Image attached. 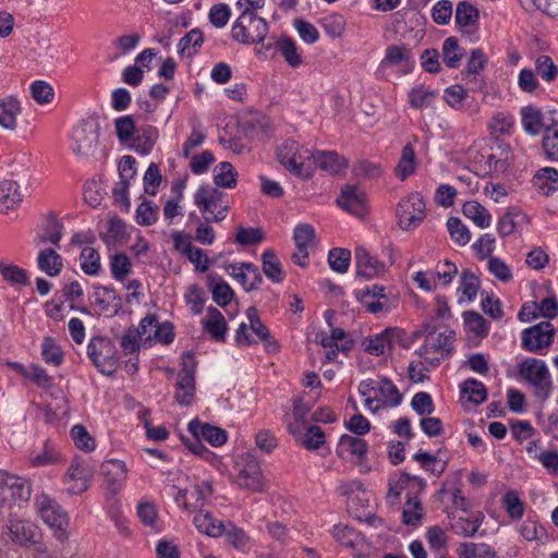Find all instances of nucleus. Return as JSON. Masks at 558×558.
I'll return each instance as SVG.
<instances>
[{"instance_id": "obj_27", "label": "nucleus", "mask_w": 558, "mask_h": 558, "mask_svg": "<svg viewBox=\"0 0 558 558\" xmlns=\"http://www.w3.org/2000/svg\"><path fill=\"white\" fill-rule=\"evenodd\" d=\"M533 184L543 195L549 196L558 190V170L551 167L539 169L533 178Z\"/></svg>"}, {"instance_id": "obj_51", "label": "nucleus", "mask_w": 558, "mask_h": 558, "mask_svg": "<svg viewBox=\"0 0 558 558\" xmlns=\"http://www.w3.org/2000/svg\"><path fill=\"white\" fill-rule=\"evenodd\" d=\"M332 536L340 545L348 548H354L360 542V534L349 525L336 524Z\"/></svg>"}, {"instance_id": "obj_60", "label": "nucleus", "mask_w": 558, "mask_h": 558, "mask_svg": "<svg viewBox=\"0 0 558 558\" xmlns=\"http://www.w3.org/2000/svg\"><path fill=\"white\" fill-rule=\"evenodd\" d=\"M110 269L116 280L122 281L131 271V260L123 254H114L110 259Z\"/></svg>"}, {"instance_id": "obj_14", "label": "nucleus", "mask_w": 558, "mask_h": 558, "mask_svg": "<svg viewBox=\"0 0 558 558\" xmlns=\"http://www.w3.org/2000/svg\"><path fill=\"white\" fill-rule=\"evenodd\" d=\"M187 429L191 435L202 436L204 440L214 447L222 446L228 439L227 432L225 429L209 423L202 424L197 418H194L189 423Z\"/></svg>"}, {"instance_id": "obj_30", "label": "nucleus", "mask_w": 558, "mask_h": 558, "mask_svg": "<svg viewBox=\"0 0 558 558\" xmlns=\"http://www.w3.org/2000/svg\"><path fill=\"white\" fill-rule=\"evenodd\" d=\"M21 112L20 101L9 96L0 102V125L7 130L16 128V117Z\"/></svg>"}, {"instance_id": "obj_12", "label": "nucleus", "mask_w": 558, "mask_h": 558, "mask_svg": "<svg viewBox=\"0 0 558 558\" xmlns=\"http://www.w3.org/2000/svg\"><path fill=\"white\" fill-rule=\"evenodd\" d=\"M100 470L107 488L111 494H117L126 478L125 463L121 460H108L101 464Z\"/></svg>"}, {"instance_id": "obj_49", "label": "nucleus", "mask_w": 558, "mask_h": 558, "mask_svg": "<svg viewBox=\"0 0 558 558\" xmlns=\"http://www.w3.org/2000/svg\"><path fill=\"white\" fill-rule=\"evenodd\" d=\"M276 47L290 66L296 68L302 63V58L298 53L296 44L291 37H282L276 43Z\"/></svg>"}, {"instance_id": "obj_20", "label": "nucleus", "mask_w": 558, "mask_h": 558, "mask_svg": "<svg viewBox=\"0 0 558 558\" xmlns=\"http://www.w3.org/2000/svg\"><path fill=\"white\" fill-rule=\"evenodd\" d=\"M308 159H312L317 168L330 174H338L348 166L345 159L336 151L316 150L308 156Z\"/></svg>"}, {"instance_id": "obj_11", "label": "nucleus", "mask_w": 558, "mask_h": 558, "mask_svg": "<svg viewBox=\"0 0 558 558\" xmlns=\"http://www.w3.org/2000/svg\"><path fill=\"white\" fill-rule=\"evenodd\" d=\"M8 531L12 542L20 546L28 547L37 544V526L31 521L11 519Z\"/></svg>"}, {"instance_id": "obj_42", "label": "nucleus", "mask_w": 558, "mask_h": 558, "mask_svg": "<svg viewBox=\"0 0 558 558\" xmlns=\"http://www.w3.org/2000/svg\"><path fill=\"white\" fill-rule=\"evenodd\" d=\"M460 389L461 393L468 395L469 401L474 404H481L487 399V389L485 385L474 378L464 380L461 384Z\"/></svg>"}, {"instance_id": "obj_50", "label": "nucleus", "mask_w": 558, "mask_h": 558, "mask_svg": "<svg viewBox=\"0 0 558 558\" xmlns=\"http://www.w3.org/2000/svg\"><path fill=\"white\" fill-rule=\"evenodd\" d=\"M116 134L121 144L132 142L136 125L132 116H123L114 120Z\"/></svg>"}, {"instance_id": "obj_21", "label": "nucleus", "mask_w": 558, "mask_h": 558, "mask_svg": "<svg viewBox=\"0 0 558 558\" xmlns=\"http://www.w3.org/2000/svg\"><path fill=\"white\" fill-rule=\"evenodd\" d=\"M386 288L384 286L374 284L362 290H355L354 294L357 301L366 307L369 313H378L384 308L379 299L386 298Z\"/></svg>"}, {"instance_id": "obj_61", "label": "nucleus", "mask_w": 558, "mask_h": 558, "mask_svg": "<svg viewBox=\"0 0 558 558\" xmlns=\"http://www.w3.org/2000/svg\"><path fill=\"white\" fill-rule=\"evenodd\" d=\"M325 433L317 425H311L302 436L300 444L308 450L320 448L325 444Z\"/></svg>"}, {"instance_id": "obj_26", "label": "nucleus", "mask_w": 558, "mask_h": 558, "mask_svg": "<svg viewBox=\"0 0 558 558\" xmlns=\"http://www.w3.org/2000/svg\"><path fill=\"white\" fill-rule=\"evenodd\" d=\"M193 522L201 533L211 537H219L223 535L225 522L215 519L209 511L199 509L195 514Z\"/></svg>"}, {"instance_id": "obj_59", "label": "nucleus", "mask_w": 558, "mask_h": 558, "mask_svg": "<svg viewBox=\"0 0 558 558\" xmlns=\"http://www.w3.org/2000/svg\"><path fill=\"white\" fill-rule=\"evenodd\" d=\"M454 337L456 332L451 329H446L445 331L439 332L436 337L432 336L429 340L432 351L450 354Z\"/></svg>"}, {"instance_id": "obj_31", "label": "nucleus", "mask_w": 558, "mask_h": 558, "mask_svg": "<svg viewBox=\"0 0 558 558\" xmlns=\"http://www.w3.org/2000/svg\"><path fill=\"white\" fill-rule=\"evenodd\" d=\"M38 267L50 277L58 276L62 269V257L53 248H45L39 252Z\"/></svg>"}, {"instance_id": "obj_5", "label": "nucleus", "mask_w": 558, "mask_h": 558, "mask_svg": "<svg viewBox=\"0 0 558 558\" xmlns=\"http://www.w3.org/2000/svg\"><path fill=\"white\" fill-rule=\"evenodd\" d=\"M181 360V369L178 374L174 399L179 404L187 407L192 403L195 395L197 361L192 351L183 352Z\"/></svg>"}, {"instance_id": "obj_62", "label": "nucleus", "mask_w": 558, "mask_h": 558, "mask_svg": "<svg viewBox=\"0 0 558 558\" xmlns=\"http://www.w3.org/2000/svg\"><path fill=\"white\" fill-rule=\"evenodd\" d=\"M71 437L77 448L87 452L95 449V440L85 426L81 424L74 425L71 429Z\"/></svg>"}, {"instance_id": "obj_56", "label": "nucleus", "mask_w": 558, "mask_h": 558, "mask_svg": "<svg viewBox=\"0 0 558 558\" xmlns=\"http://www.w3.org/2000/svg\"><path fill=\"white\" fill-rule=\"evenodd\" d=\"M265 235L260 228H244L236 230L235 242L241 246L256 245L264 241Z\"/></svg>"}, {"instance_id": "obj_54", "label": "nucleus", "mask_w": 558, "mask_h": 558, "mask_svg": "<svg viewBox=\"0 0 558 558\" xmlns=\"http://www.w3.org/2000/svg\"><path fill=\"white\" fill-rule=\"evenodd\" d=\"M447 228L451 239L457 244L464 246L470 242L471 233L458 217H450L447 221Z\"/></svg>"}, {"instance_id": "obj_41", "label": "nucleus", "mask_w": 558, "mask_h": 558, "mask_svg": "<svg viewBox=\"0 0 558 558\" xmlns=\"http://www.w3.org/2000/svg\"><path fill=\"white\" fill-rule=\"evenodd\" d=\"M460 558H498L496 551L487 544L463 543L458 547Z\"/></svg>"}, {"instance_id": "obj_32", "label": "nucleus", "mask_w": 558, "mask_h": 558, "mask_svg": "<svg viewBox=\"0 0 558 558\" xmlns=\"http://www.w3.org/2000/svg\"><path fill=\"white\" fill-rule=\"evenodd\" d=\"M480 20V11L472 3L461 1L456 9V24L460 28L475 27L477 28Z\"/></svg>"}, {"instance_id": "obj_1", "label": "nucleus", "mask_w": 558, "mask_h": 558, "mask_svg": "<svg viewBox=\"0 0 558 558\" xmlns=\"http://www.w3.org/2000/svg\"><path fill=\"white\" fill-rule=\"evenodd\" d=\"M518 375L526 381L533 390V395L541 403L546 402L554 390L548 366L543 360L525 357L517 366Z\"/></svg>"}, {"instance_id": "obj_16", "label": "nucleus", "mask_w": 558, "mask_h": 558, "mask_svg": "<svg viewBox=\"0 0 558 558\" xmlns=\"http://www.w3.org/2000/svg\"><path fill=\"white\" fill-rule=\"evenodd\" d=\"M246 317L248 319L251 330L260 341L264 342L266 350L270 353L278 352L279 343L271 338L268 327L259 318L257 308L250 306L246 310Z\"/></svg>"}, {"instance_id": "obj_38", "label": "nucleus", "mask_w": 558, "mask_h": 558, "mask_svg": "<svg viewBox=\"0 0 558 558\" xmlns=\"http://www.w3.org/2000/svg\"><path fill=\"white\" fill-rule=\"evenodd\" d=\"M238 172L232 163L222 161L214 169V182L219 187L233 189L236 185Z\"/></svg>"}, {"instance_id": "obj_28", "label": "nucleus", "mask_w": 558, "mask_h": 558, "mask_svg": "<svg viewBox=\"0 0 558 558\" xmlns=\"http://www.w3.org/2000/svg\"><path fill=\"white\" fill-rule=\"evenodd\" d=\"M263 272L274 283H280L284 280L286 274L282 269L276 252L272 248H267L262 254Z\"/></svg>"}, {"instance_id": "obj_29", "label": "nucleus", "mask_w": 558, "mask_h": 558, "mask_svg": "<svg viewBox=\"0 0 558 558\" xmlns=\"http://www.w3.org/2000/svg\"><path fill=\"white\" fill-rule=\"evenodd\" d=\"M417 165L414 148L411 143H408L401 150V157L395 168V173L397 178L404 181L416 171Z\"/></svg>"}, {"instance_id": "obj_58", "label": "nucleus", "mask_w": 558, "mask_h": 558, "mask_svg": "<svg viewBox=\"0 0 558 558\" xmlns=\"http://www.w3.org/2000/svg\"><path fill=\"white\" fill-rule=\"evenodd\" d=\"M502 505L511 519H520L524 512V504L518 492L509 490L502 496Z\"/></svg>"}, {"instance_id": "obj_18", "label": "nucleus", "mask_w": 558, "mask_h": 558, "mask_svg": "<svg viewBox=\"0 0 558 558\" xmlns=\"http://www.w3.org/2000/svg\"><path fill=\"white\" fill-rule=\"evenodd\" d=\"M223 193L216 187L201 185L194 195V204L201 213H214L222 204Z\"/></svg>"}, {"instance_id": "obj_63", "label": "nucleus", "mask_w": 558, "mask_h": 558, "mask_svg": "<svg viewBox=\"0 0 558 558\" xmlns=\"http://www.w3.org/2000/svg\"><path fill=\"white\" fill-rule=\"evenodd\" d=\"M536 73L546 82L550 83L556 80L558 68L555 65L550 57L542 54L535 61Z\"/></svg>"}, {"instance_id": "obj_39", "label": "nucleus", "mask_w": 558, "mask_h": 558, "mask_svg": "<svg viewBox=\"0 0 558 558\" xmlns=\"http://www.w3.org/2000/svg\"><path fill=\"white\" fill-rule=\"evenodd\" d=\"M315 239V230L308 223L298 225L294 229L293 240L296 245V250L302 253V258L307 259L308 246L314 242Z\"/></svg>"}, {"instance_id": "obj_17", "label": "nucleus", "mask_w": 558, "mask_h": 558, "mask_svg": "<svg viewBox=\"0 0 558 558\" xmlns=\"http://www.w3.org/2000/svg\"><path fill=\"white\" fill-rule=\"evenodd\" d=\"M398 64H403L405 73L411 71L412 66L414 65V59L412 57L411 49L404 46L401 47L390 45L386 49V54L379 64V69L384 70L388 66Z\"/></svg>"}, {"instance_id": "obj_23", "label": "nucleus", "mask_w": 558, "mask_h": 558, "mask_svg": "<svg viewBox=\"0 0 558 558\" xmlns=\"http://www.w3.org/2000/svg\"><path fill=\"white\" fill-rule=\"evenodd\" d=\"M23 201L17 183L14 180L0 181V211L8 213L14 209Z\"/></svg>"}, {"instance_id": "obj_46", "label": "nucleus", "mask_w": 558, "mask_h": 558, "mask_svg": "<svg viewBox=\"0 0 558 558\" xmlns=\"http://www.w3.org/2000/svg\"><path fill=\"white\" fill-rule=\"evenodd\" d=\"M0 274L3 277V279L12 286H14V284L28 286L29 284V277H28L27 271L16 265L0 262Z\"/></svg>"}, {"instance_id": "obj_43", "label": "nucleus", "mask_w": 558, "mask_h": 558, "mask_svg": "<svg viewBox=\"0 0 558 558\" xmlns=\"http://www.w3.org/2000/svg\"><path fill=\"white\" fill-rule=\"evenodd\" d=\"M397 331L396 328H387L375 338H366L363 341L364 350L377 356L384 354L386 345L391 341V336Z\"/></svg>"}, {"instance_id": "obj_37", "label": "nucleus", "mask_w": 558, "mask_h": 558, "mask_svg": "<svg viewBox=\"0 0 558 558\" xmlns=\"http://www.w3.org/2000/svg\"><path fill=\"white\" fill-rule=\"evenodd\" d=\"M542 148L548 160L558 162V122L554 121L545 128Z\"/></svg>"}, {"instance_id": "obj_10", "label": "nucleus", "mask_w": 558, "mask_h": 558, "mask_svg": "<svg viewBox=\"0 0 558 558\" xmlns=\"http://www.w3.org/2000/svg\"><path fill=\"white\" fill-rule=\"evenodd\" d=\"M354 258L357 278L369 280L385 271L384 264L372 256L364 246L355 248Z\"/></svg>"}, {"instance_id": "obj_3", "label": "nucleus", "mask_w": 558, "mask_h": 558, "mask_svg": "<svg viewBox=\"0 0 558 558\" xmlns=\"http://www.w3.org/2000/svg\"><path fill=\"white\" fill-rule=\"evenodd\" d=\"M87 355L101 374L112 376L117 372L119 355L111 339L93 337L87 345Z\"/></svg>"}, {"instance_id": "obj_6", "label": "nucleus", "mask_w": 558, "mask_h": 558, "mask_svg": "<svg viewBox=\"0 0 558 558\" xmlns=\"http://www.w3.org/2000/svg\"><path fill=\"white\" fill-rule=\"evenodd\" d=\"M425 201L421 193L413 192L408 198L399 202L397 217L403 230L416 228L425 218Z\"/></svg>"}, {"instance_id": "obj_53", "label": "nucleus", "mask_w": 558, "mask_h": 558, "mask_svg": "<svg viewBox=\"0 0 558 558\" xmlns=\"http://www.w3.org/2000/svg\"><path fill=\"white\" fill-rule=\"evenodd\" d=\"M159 207L150 201H143L136 209V222L140 226H151L158 219Z\"/></svg>"}, {"instance_id": "obj_7", "label": "nucleus", "mask_w": 558, "mask_h": 558, "mask_svg": "<svg viewBox=\"0 0 558 558\" xmlns=\"http://www.w3.org/2000/svg\"><path fill=\"white\" fill-rule=\"evenodd\" d=\"M556 330L551 323L541 322L522 331L521 347L527 352L537 353L548 349L554 341Z\"/></svg>"}, {"instance_id": "obj_36", "label": "nucleus", "mask_w": 558, "mask_h": 558, "mask_svg": "<svg viewBox=\"0 0 558 558\" xmlns=\"http://www.w3.org/2000/svg\"><path fill=\"white\" fill-rule=\"evenodd\" d=\"M464 51L458 44L456 37H448L442 44V61L449 69H458Z\"/></svg>"}, {"instance_id": "obj_4", "label": "nucleus", "mask_w": 558, "mask_h": 558, "mask_svg": "<svg viewBox=\"0 0 558 558\" xmlns=\"http://www.w3.org/2000/svg\"><path fill=\"white\" fill-rule=\"evenodd\" d=\"M99 130L97 119L82 120L72 133L73 153L83 158L93 156L99 143Z\"/></svg>"}, {"instance_id": "obj_44", "label": "nucleus", "mask_w": 558, "mask_h": 558, "mask_svg": "<svg viewBox=\"0 0 558 558\" xmlns=\"http://www.w3.org/2000/svg\"><path fill=\"white\" fill-rule=\"evenodd\" d=\"M437 97V92L424 85L414 86L409 93V104L412 108L422 109L428 107Z\"/></svg>"}, {"instance_id": "obj_34", "label": "nucleus", "mask_w": 558, "mask_h": 558, "mask_svg": "<svg viewBox=\"0 0 558 558\" xmlns=\"http://www.w3.org/2000/svg\"><path fill=\"white\" fill-rule=\"evenodd\" d=\"M521 122L524 131L530 135H537L542 130L545 131V125L542 120V112L532 106L523 107L521 110Z\"/></svg>"}, {"instance_id": "obj_24", "label": "nucleus", "mask_w": 558, "mask_h": 558, "mask_svg": "<svg viewBox=\"0 0 558 558\" xmlns=\"http://www.w3.org/2000/svg\"><path fill=\"white\" fill-rule=\"evenodd\" d=\"M158 137L159 132L156 126H142L138 130V134L130 143V148L135 150L140 155H148L151 153Z\"/></svg>"}, {"instance_id": "obj_25", "label": "nucleus", "mask_w": 558, "mask_h": 558, "mask_svg": "<svg viewBox=\"0 0 558 558\" xmlns=\"http://www.w3.org/2000/svg\"><path fill=\"white\" fill-rule=\"evenodd\" d=\"M207 286L213 293V300L218 306H227L234 296V292L229 283L217 274L208 275Z\"/></svg>"}, {"instance_id": "obj_9", "label": "nucleus", "mask_w": 558, "mask_h": 558, "mask_svg": "<svg viewBox=\"0 0 558 558\" xmlns=\"http://www.w3.org/2000/svg\"><path fill=\"white\" fill-rule=\"evenodd\" d=\"M299 144L294 141H286L277 148V160L294 175L308 179L311 173L304 171L303 162H298Z\"/></svg>"}, {"instance_id": "obj_55", "label": "nucleus", "mask_w": 558, "mask_h": 558, "mask_svg": "<svg viewBox=\"0 0 558 558\" xmlns=\"http://www.w3.org/2000/svg\"><path fill=\"white\" fill-rule=\"evenodd\" d=\"M41 354L47 364L59 366L63 361V352L51 337H46L41 345Z\"/></svg>"}, {"instance_id": "obj_13", "label": "nucleus", "mask_w": 558, "mask_h": 558, "mask_svg": "<svg viewBox=\"0 0 558 558\" xmlns=\"http://www.w3.org/2000/svg\"><path fill=\"white\" fill-rule=\"evenodd\" d=\"M236 483L241 488H246L254 493L263 492L264 480L259 464L253 459L248 460L240 470Z\"/></svg>"}, {"instance_id": "obj_64", "label": "nucleus", "mask_w": 558, "mask_h": 558, "mask_svg": "<svg viewBox=\"0 0 558 558\" xmlns=\"http://www.w3.org/2000/svg\"><path fill=\"white\" fill-rule=\"evenodd\" d=\"M378 390L390 407H397L402 401V395L397 386L389 378H381L378 383Z\"/></svg>"}, {"instance_id": "obj_47", "label": "nucleus", "mask_w": 558, "mask_h": 558, "mask_svg": "<svg viewBox=\"0 0 558 558\" xmlns=\"http://www.w3.org/2000/svg\"><path fill=\"white\" fill-rule=\"evenodd\" d=\"M465 328L477 337H486L488 335L487 320L475 311H465L462 314Z\"/></svg>"}, {"instance_id": "obj_48", "label": "nucleus", "mask_w": 558, "mask_h": 558, "mask_svg": "<svg viewBox=\"0 0 558 558\" xmlns=\"http://www.w3.org/2000/svg\"><path fill=\"white\" fill-rule=\"evenodd\" d=\"M351 262V252L342 247H333L328 253L330 268L339 274L348 271Z\"/></svg>"}, {"instance_id": "obj_2", "label": "nucleus", "mask_w": 558, "mask_h": 558, "mask_svg": "<svg viewBox=\"0 0 558 558\" xmlns=\"http://www.w3.org/2000/svg\"><path fill=\"white\" fill-rule=\"evenodd\" d=\"M268 33V23L251 9L245 8L232 26L233 40L248 45L253 43L264 44Z\"/></svg>"}, {"instance_id": "obj_57", "label": "nucleus", "mask_w": 558, "mask_h": 558, "mask_svg": "<svg viewBox=\"0 0 558 558\" xmlns=\"http://www.w3.org/2000/svg\"><path fill=\"white\" fill-rule=\"evenodd\" d=\"M41 518L48 525L58 530H63L68 524L66 513L62 511L58 504L43 509Z\"/></svg>"}, {"instance_id": "obj_52", "label": "nucleus", "mask_w": 558, "mask_h": 558, "mask_svg": "<svg viewBox=\"0 0 558 558\" xmlns=\"http://www.w3.org/2000/svg\"><path fill=\"white\" fill-rule=\"evenodd\" d=\"M81 268L88 276H96L100 270L99 253L93 247H84L81 256Z\"/></svg>"}, {"instance_id": "obj_8", "label": "nucleus", "mask_w": 558, "mask_h": 558, "mask_svg": "<svg viewBox=\"0 0 558 558\" xmlns=\"http://www.w3.org/2000/svg\"><path fill=\"white\" fill-rule=\"evenodd\" d=\"M337 204L345 211L357 217H364L367 213L366 193L356 185L345 184L341 189Z\"/></svg>"}, {"instance_id": "obj_19", "label": "nucleus", "mask_w": 558, "mask_h": 558, "mask_svg": "<svg viewBox=\"0 0 558 558\" xmlns=\"http://www.w3.org/2000/svg\"><path fill=\"white\" fill-rule=\"evenodd\" d=\"M95 292L93 294L95 303L100 306L104 313L111 312L109 315L113 316L122 310V300L117 292L108 287L94 286Z\"/></svg>"}, {"instance_id": "obj_15", "label": "nucleus", "mask_w": 558, "mask_h": 558, "mask_svg": "<svg viewBox=\"0 0 558 558\" xmlns=\"http://www.w3.org/2000/svg\"><path fill=\"white\" fill-rule=\"evenodd\" d=\"M367 450L368 444L366 440L344 434L338 441L336 453L341 459H345L347 456H355L359 462L362 463L366 458Z\"/></svg>"}, {"instance_id": "obj_40", "label": "nucleus", "mask_w": 558, "mask_h": 558, "mask_svg": "<svg viewBox=\"0 0 558 558\" xmlns=\"http://www.w3.org/2000/svg\"><path fill=\"white\" fill-rule=\"evenodd\" d=\"M223 535L230 546L241 551L246 550L251 539L243 529L234 525L231 521L225 523Z\"/></svg>"}, {"instance_id": "obj_35", "label": "nucleus", "mask_w": 558, "mask_h": 558, "mask_svg": "<svg viewBox=\"0 0 558 558\" xmlns=\"http://www.w3.org/2000/svg\"><path fill=\"white\" fill-rule=\"evenodd\" d=\"M203 43V32L199 28H193L180 39L179 53L182 57L191 58L202 47Z\"/></svg>"}, {"instance_id": "obj_33", "label": "nucleus", "mask_w": 558, "mask_h": 558, "mask_svg": "<svg viewBox=\"0 0 558 558\" xmlns=\"http://www.w3.org/2000/svg\"><path fill=\"white\" fill-rule=\"evenodd\" d=\"M462 214L480 228L484 229L490 226L492 215L476 201L465 202L462 206Z\"/></svg>"}, {"instance_id": "obj_45", "label": "nucleus", "mask_w": 558, "mask_h": 558, "mask_svg": "<svg viewBox=\"0 0 558 558\" xmlns=\"http://www.w3.org/2000/svg\"><path fill=\"white\" fill-rule=\"evenodd\" d=\"M481 287L480 278L470 269H463L460 275L459 292L466 296L469 302H472Z\"/></svg>"}, {"instance_id": "obj_22", "label": "nucleus", "mask_w": 558, "mask_h": 558, "mask_svg": "<svg viewBox=\"0 0 558 558\" xmlns=\"http://www.w3.org/2000/svg\"><path fill=\"white\" fill-rule=\"evenodd\" d=\"M63 223L58 219L57 214L50 211L46 216V222L41 231L37 234L36 241L38 244L50 242L59 246L62 238Z\"/></svg>"}]
</instances>
